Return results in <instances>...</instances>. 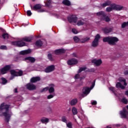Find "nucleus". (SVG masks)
Returning a JSON list of instances; mask_svg holds the SVG:
<instances>
[{"instance_id":"1","label":"nucleus","mask_w":128,"mask_h":128,"mask_svg":"<svg viewBox=\"0 0 128 128\" xmlns=\"http://www.w3.org/2000/svg\"><path fill=\"white\" fill-rule=\"evenodd\" d=\"M10 106L6 102H2L0 104V116H4V120L6 122H10L12 116L8 114Z\"/></svg>"},{"instance_id":"2","label":"nucleus","mask_w":128,"mask_h":128,"mask_svg":"<svg viewBox=\"0 0 128 128\" xmlns=\"http://www.w3.org/2000/svg\"><path fill=\"white\" fill-rule=\"evenodd\" d=\"M32 40V38L31 37H25L22 38L21 40H18L17 41L12 42V44L13 46H18V48H22V46H26V44L24 42H30Z\"/></svg>"},{"instance_id":"3","label":"nucleus","mask_w":128,"mask_h":128,"mask_svg":"<svg viewBox=\"0 0 128 128\" xmlns=\"http://www.w3.org/2000/svg\"><path fill=\"white\" fill-rule=\"evenodd\" d=\"M119 40L116 36H106L102 38L103 42H108L110 46H116Z\"/></svg>"},{"instance_id":"4","label":"nucleus","mask_w":128,"mask_h":128,"mask_svg":"<svg viewBox=\"0 0 128 128\" xmlns=\"http://www.w3.org/2000/svg\"><path fill=\"white\" fill-rule=\"evenodd\" d=\"M10 72L12 76L10 80H12L14 76H22L24 74V72L22 70H19L18 72L15 70H11Z\"/></svg>"},{"instance_id":"5","label":"nucleus","mask_w":128,"mask_h":128,"mask_svg":"<svg viewBox=\"0 0 128 128\" xmlns=\"http://www.w3.org/2000/svg\"><path fill=\"white\" fill-rule=\"evenodd\" d=\"M30 6L31 8V10H38V12H44V10L40 9L42 8V5L40 4H36L34 5L33 7L32 4H30Z\"/></svg>"},{"instance_id":"6","label":"nucleus","mask_w":128,"mask_h":128,"mask_svg":"<svg viewBox=\"0 0 128 128\" xmlns=\"http://www.w3.org/2000/svg\"><path fill=\"white\" fill-rule=\"evenodd\" d=\"M26 86L28 90H36V86L32 83H28Z\"/></svg>"},{"instance_id":"7","label":"nucleus","mask_w":128,"mask_h":128,"mask_svg":"<svg viewBox=\"0 0 128 128\" xmlns=\"http://www.w3.org/2000/svg\"><path fill=\"white\" fill-rule=\"evenodd\" d=\"M68 20L71 24V22H76L78 21V17L76 15H72L71 16L68 18Z\"/></svg>"},{"instance_id":"8","label":"nucleus","mask_w":128,"mask_h":128,"mask_svg":"<svg viewBox=\"0 0 128 128\" xmlns=\"http://www.w3.org/2000/svg\"><path fill=\"white\" fill-rule=\"evenodd\" d=\"M56 68L54 65H51L47 68L44 70L45 72L48 74L49 72H54Z\"/></svg>"},{"instance_id":"9","label":"nucleus","mask_w":128,"mask_h":128,"mask_svg":"<svg viewBox=\"0 0 128 128\" xmlns=\"http://www.w3.org/2000/svg\"><path fill=\"white\" fill-rule=\"evenodd\" d=\"M120 114L122 118H128V112L126 108L123 109V111H120Z\"/></svg>"},{"instance_id":"10","label":"nucleus","mask_w":128,"mask_h":128,"mask_svg":"<svg viewBox=\"0 0 128 128\" xmlns=\"http://www.w3.org/2000/svg\"><path fill=\"white\" fill-rule=\"evenodd\" d=\"M113 8L114 10H117L120 12V10H122L124 8V6H122L120 5L116 4H113L112 5Z\"/></svg>"},{"instance_id":"11","label":"nucleus","mask_w":128,"mask_h":128,"mask_svg":"<svg viewBox=\"0 0 128 128\" xmlns=\"http://www.w3.org/2000/svg\"><path fill=\"white\" fill-rule=\"evenodd\" d=\"M112 28H114L113 27H105L102 28V30L105 34H110V32H112Z\"/></svg>"},{"instance_id":"12","label":"nucleus","mask_w":128,"mask_h":128,"mask_svg":"<svg viewBox=\"0 0 128 128\" xmlns=\"http://www.w3.org/2000/svg\"><path fill=\"white\" fill-rule=\"evenodd\" d=\"M92 64H94L96 66H100L101 64H102V59H94L92 61Z\"/></svg>"},{"instance_id":"13","label":"nucleus","mask_w":128,"mask_h":128,"mask_svg":"<svg viewBox=\"0 0 128 128\" xmlns=\"http://www.w3.org/2000/svg\"><path fill=\"white\" fill-rule=\"evenodd\" d=\"M78 60L75 58H72L68 61V64L69 66H72V64H78Z\"/></svg>"},{"instance_id":"14","label":"nucleus","mask_w":128,"mask_h":128,"mask_svg":"<svg viewBox=\"0 0 128 128\" xmlns=\"http://www.w3.org/2000/svg\"><path fill=\"white\" fill-rule=\"evenodd\" d=\"M3 30V34H2L0 36L1 38H4V40H8V38H10V34L6 33V30Z\"/></svg>"},{"instance_id":"15","label":"nucleus","mask_w":128,"mask_h":128,"mask_svg":"<svg viewBox=\"0 0 128 128\" xmlns=\"http://www.w3.org/2000/svg\"><path fill=\"white\" fill-rule=\"evenodd\" d=\"M112 4V1L110 0H107L106 2H105L104 3L101 5V6H102V8H106V6H111Z\"/></svg>"},{"instance_id":"16","label":"nucleus","mask_w":128,"mask_h":128,"mask_svg":"<svg viewBox=\"0 0 128 128\" xmlns=\"http://www.w3.org/2000/svg\"><path fill=\"white\" fill-rule=\"evenodd\" d=\"M50 87H48V90L49 94H52L53 92H54V84H50Z\"/></svg>"},{"instance_id":"17","label":"nucleus","mask_w":128,"mask_h":128,"mask_svg":"<svg viewBox=\"0 0 128 128\" xmlns=\"http://www.w3.org/2000/svg\"><path fill=\"white\" fill-rule=\"evenodd\" d=\"M25 60H28L32 64L36 62V58L32 56L26 57L24 58Z\"/></svg>"},{"instance_id":"18","label":"nucleus","mask_w":128,"mask_h":128,"mask_svg":"<svg viewBox=\"0 0 128 128\" xmlns=\"http://www.w3.org/2000/svg\"><path fill=\"white\" fill-rule=\"evenodd\" d=\"M40 78L36 76L31 78L30 82L32 84H34L36 82H40Z\"/></svg>"},{"instance_id":"19","label":"nucleus","mask_w":128,"mask_h":128,"mask_svg":"<svg viewBox=\"0 0 128 128\" xmlns=\"http://www.w3.org/2000/svg\"><path fill=\"white\" fill-rule=\"evenodd\" d=\"M90 92V89L88 87H84L82 90L83 94H88Z\"/></svg>"},{"instance_id":"20","label":"nucleus","mask_w":128,"mask_h":128,"mask_svg":"<svg viewBox=\"0 0 128 128\" xmlns=\"http://www.w3.org/2000/svg\"><path fill=\"white\" fill-rule=\"evenodd\" d=\"M40 122L42 124H48L50 122V119H48V118L42 117L40 118Z\"/></svg>"},{"instance_id":"21","label":"nucleus","mask_w":128,"mask_h":128,"mask_svg":"<svg viewBox=\"0 0 128 128\" xmlns=\"http://www.w3.org/2000/svg\"><path fill=\"white\" fill-rule=\"evenodd\" d=\"M30 52H32V50H27L20 52V54L24 56L26 54H30Z\"/></svg>"},{"instance_id":"22","label":"nucleus","mask_w":128,"mask_h":128,"mask_svg":"<svg viewBox=\"0 0 128 128\" xmlns=\"http://www.w3.org/2000/svg\"><path fill=\"white\" fill-rule=\"evenodd\" d=\"M62 4L66 6H72V3L69 0H63Z\"/></svg>"},{"instance_id":"23","label":"nucleus","mask_w":128,"mask_h":128,"mask_svg":"<svg viewBox=\"0 0 128 128\" xmlns=\"http://www.w3.org/2000/svg\"><path fill=\"white\" fill-rule=\"evenodd\" d=\"M66 50L64 49H58L55 50V54H64Z\"/></svg>"},{"instance_id":"24","label":"nucleus","mask_w":128,"mask_h":128,"mask_svg":"<svg viewBox=\"0 0 128 128\" xmlns=\"http://www.w3.org/2000/svg\"><path fill=\"white\" fill-rule=\"evenodd\" d=\"M96 16H101V18H106V12L104 11H100L96 13Z\"/></svg>"},{"instance_id":"25","label":"nucleus","mask_w":128,"mask_h":128,"mask_svg":"<svg viewBox=\"0 0 128 128\" xmlns=\"http://www.w3.org/2000/svg\"><path fill=\"white\" fill-rule=\"evenodd\" d=\"M116 88H120L121 90H124L126 88V86H122V83L120 82H117V84H116Z\"/></svg>"},{"instance_id":"26","label":"nucleus","mask_w":128,"mask_h":128,"mask_svg":"<svg viewBox=\"0 0 128 128\" xmlns=\"http://www.w3.org/2000/svg\"><path fill=\"white\" fill-rule=\"evenodd\" d=\"M101 20H105L106 22H110V18L108 17V16H106H106L101 18Z\"/></svg>"},{"instance_id":"27","label":"nucleus","mask_w":128,"mask_h":128,"mask_svg":"<svg viewBox=\"0 0 128 128\" xmlns=\"http://www.w3.org/2000/svg\"><path fill=\"white\" fill-rule=\"evenodd\" d=\"M70 106H76L78 104V99L74 98L70 100Z\"/></svg>"},{"instance_id":"28","label":"nucleus","mask_w":128,"mask_h":128,"mask_svg":"<svg viewBox=\"0 0 128 128\" xmlns=\"http://www.w3.org/2000/svg\"><path fill=\"white\" fill-rule=\"evenodd\" d=\"M112 6H114V4H112L110 6L111 7H107L106 8V12H110L114 10Z\"/></svg>"},{"instance_id":"29","label":"nucleus","mask_w":128,"mask_h":128,"mask_svg":"<svg viewBox=\"0 0 128 128\" xmlns=\"http://www.w3.org/2000/svg\"><path fill=\"white\" fill-rule=\"evenodd\" d=\"M42 44L43 43L40 40H38L35 43V46H36L40 47L42 46Z\"/></svg>"},{"instance_id":"30","label":"nucleus","mask_w":128,"mask_h":128,"mask_svg":"<svg viewBox=\"0 0 128 128\" xmlns=\"http://www.w3.org/2000/svg\"><path fill=\"white\" fill-rule=\"evenodd\" d=\"M90 40V38H84L80 40V41L81 42L82 44H84V42H88Z\"/></svg>"},{"instance_id":"31","label":"nucleus","mask_w":128,"mask_h":128,"mask_svg":"<svg viewBox=\"0 0 128 128\" xmlns=\"http://www.w3.org/2000/svg\"><path fill=\"white\" fill-rule=\"evenodd\" d=\"M98 46V41H96V40H94L92 42V46L93 48H96Z\"/></svg>"},{"instance_id":"32","label":"nucleus","mask_w":128,"mask_h":128,"mask_svg":"<svg viewBox=\"0 0 128 128\" xmlns=\"http://www.w3.org/2000/svg\"><path fill=\"white\" fill-rule=\"evenodd\" d=\"M72 112L74 116H76V114H78V110H76V107L72 108Z\"/></svg>"},{"instance_id":"33","label":"nucleus","mask_w":128,"mask_h":128,"mask_svg":"<svg viewBox=\"0 0 128 128\" xmlns=\"http://www.w3.org/2000/svg\"><path fill=\"white\" fill-rule=\"evenodd\" d=\"M84 20H80L77 22V26H84Z\"/></svg>"},{"instance_id":"34","label":"nucleus","mask_w":128,"mask_h":128,"mask_svg":"<svg viewBox=\"0 0 128 128\" xmlns=\"http://www.w3.org/2000/svg\"><path fill=\"white\" fill-rule=\"evenodd\" d=\"M86 70V67L80 68L78 71V74H80V72H84V70Z\"/></svg>"},{"instance_id":"35","label":"nucleus","mask_w":128,"mask_h":128,"mask_svg":"<svg viewBox=\"0 0 128 128\" xmlns=\"http://www.w3.org/2000/svg\"><path fill=\"white\" fill-rule=\"evenodd\" d=\"M1 80H2V84H8V80L4 78H2Z\"/></svg>"},{"instance_id":"36","label":"nucleus","mask_w":128,"mask_h":128,"mask_svg":"<svg viewBox=\"0 0 128 128\" xmlns=\"http://www.w3.org/2000/svg\"><path fill=\"white\" fill-rule=\"evenodd\" d=\"M51 4H52V1H50V0H47L45 2V4L46 6H47L48 8H50V6Z\"/></svg>"},{"instance_id":"37","label":"nucleus","mask_w":128,"mask_h":128,"mask_svg":"<svg viewBox=\"0 0 128 128\" xmlns=\"http://www.w3.org/2000/svg\"><path fill=\"white\" fill-rule=\"evenodd\" d=\"M0 72H1V74H6V72H8V71L5 69L4 67L1 69Z\"/></svg>"},{"instance_id":"38","label":"nucleus","mask_w":128,"mask_h":128,"mask_svg":"<svg viewBox=\"0 0 128 128\" xmlns=\"http://www.w3.org/2000/svg\"><path fill=\"white\" fill-rule=\"evenodd\" d=\"M62 121L63 122H65V124H68V120H66V116H62Z\"/></svg>"},{"instance_id":"39","label":"nucleus","mask_w":128,"mask_h":128,"mask_svg":"<svg viewBox=\"0 0 128 128\" xmlns=\"http://www.w3.org/2000/svg\"><path fill=\"white\" fill-rule=\"evenodd\" d=\"M120 81L121 82H123L124 84V86H128V83H126V79H120Z\"/></svg>"},{"instance_id":"40","label":"nucleus","mask_w":128,"mask_h":128,"mask_svg":"<svg viewBox=\"0 0 128 128\" xmlns=\"http://www.w3.org/2000/svg\"><path fill=\"white\" fill-rule=\"evenodd\" d=\"M100 36L99 34H97L94 40L98 42V40H100Z\"/></svg>"},{"instance_id":"41","label":"nucleus","mask_w":128,"mask_h":128,"mask_svg":"<svg viewBox=\"0 0 128 128\" xmlns=\"http://www.w3.org/2000/svg\"><path fill=\"white\" fill-rule=\"evenodd\" d=\"M122 102H123V104H128V99H126V98H122Z\"/></svg>"},{"instance_id":"42","label":"nucleus","mask_w":128,"mask_h":128,"mask_svg":"<svg viewBox=\"0 0 128 128\" xmlns=\"http://www.w3.org/2000/svg\"><path fill=\"white\" fill-rule=\"evenodd\" d=\"M74 40L75 42H78L80 40V38L76 36L74 37Z\"/></svg>"},{"instance_id":"43","label":"nucleus","mask_w":128,"mask_h":128,"mask_svg":"<svg viewBox=\"0 0 128 128\" xmlns=\"http://www.w3.org/2000/svg\"><path fill=\"white\" fill-rule=\"evenodd\" d=\"M48 58L50 60H51V62H52V60H54V58H52V54H48Z\"/></svg>"},{"instance_id":"44","label":"nucleus","mask_w":128,"mask_h":128,"mask_svg":"<svg viewBox=\"0 0 128 128\" xmlns=\"http://www.w3.org/2000/svg\"><path fill=\"white\" fill-rule=\"evenodd\" d=\"M4 68L7 72H8V70H10L12 68V67H10V65H6Z\"/></svg>"},{"instance_id":"45","label":"nucleus","mask_w":128,"mask_h":128,"mask_svg":"<svg viewBox=\"0 0 128 128\" xmlns=\"http://www.w3.org/2000/svg\"><path fill=\"white\" fill-rule=\"evenodd\" d=\"M48 86L44 88L42 90H41L40 92H48Z\"/></svg>"},{"instance_id":"46","label":"nucleus","mask_w":128,"mask_h":128,"mask_svg":"<svg viewBox=\"0 0 128 128\" xmlns=\"http://www.w3.org/2000/svg\"><path fill=\"white\" fill-rule=\"evenodd\" d=\"M0 50H8V47H6V46L4 45H2L0 46Z\"/></svg>"},{"instance_id":"47","label":"nucleus","mask_w":128,"mask_h":128,"mask_svg":"<svg viewBox=\"0 0 128 128\" xmlns=\"http://www.w3.org/2000/svg\"><path fill=\"white\" fill-rule=\"evenodd\" d=\"M67 128H72V124L71 122H68V124H66Z\"/></svg>"},{"instance_id":"48","label":"nucleus","mask_w":128,"mask_h":128,"mask_svg":"<svg viewBox=\"0 0 128 128\" xmlns=\"http://www.w3.org/2000/svg\"><path fill=\"white\" fill-rule=\"evenodd\" d=\"M26 14H27L28 16H30L32 14V11H30V10H27Z\"/></svg>"},{"instance_id":"49","label":"nucleus","mask_w":128,"mask_h":128,"mask_svg":"<svg viewBox=\"0 0 128 128\" xmlns=\"http://www.w3.org/2000/svg\"><path fill=\"white\" fill-rule=\"evenodd\" d=\"M126 26H127L126 22H124L122 24L121 28H126Z\"/></svg>"},{"instance_id":"50","label":"nucleus","mask_w":128,"mask_h":128,"mask_svg":"<svg viewBox=\"0 0 128 128\" xmlns=\"http://www.w3.org/2000/svg\"><path fill=\"white\" fill-rule=\"evenodd\" d=\"M72 32H73V34H76L78 33V32L76 29L74 28L72 29Z\"/></svg>"},{"instance_id":"51","label":"nucleus","mask_w":128,"mask_h":128,"mask_svg":"<svg viewBox=\"0 0 128 128\" xmlns=\"http://www.w3.org/2000/svg\"><path fill=\"white\" fill-rule=\"evenodd\" d=\"M54 96V95L50 94L47 96L48 100H50V98H52Z\"/></svg>"},{"instance_id":"52","label":"nucleus","mask_w":128,"mask_h":128,"mask_svg":"<svg viewBox=\"0 0 128 128\" xmlns=\"http://www.w3.org/2000/svg\"><path fill=\"white\" fill-rule=\"evenodd\" d=\"M94 84H96V80H94L92 82V86H91L90 88H93L94 87Z\"/></svg>"},{"instance_id":"53","label":"nucleus","mask_w":128,"mask_h":128,"mask_svg":"<svg viewBox=\"0 0 128 128\" xmlns=\"http://www.w3.org/2000/svg\"><path fill=\"white\" fill-rule=\"evenodd\" d=\"M92 106H96L98 104V102L96 100H94L92 102Z\"/></svg>"},{"instance_id":"54","label":"nucleus","mask_w":128,"mask_h":128,"mask_svg":"<svg viewBox=\"0 0 128 128\" xmlns=\"http://www.w3.org/2000/svg\"><path fill=\"white\" fill-rule=\"evenodd\" d=\"M109 90H111V92H114V87H110Z\"/></svg>"},{"instance_id":"55","label":"nucleus","mask_w":128,"mask_h":128,"mask_svg":"<svg viewBox=\"0 0 128 128\" xmlns=\"http://www.w3.org/2000/svg\"><path fill=\"white\" fill-rule=\"evenodd\" d=\"M80 78V74H76L74 76L75 80H78Z\"/></svg>"},{"instance_id":"56","label":"nucleus","mask_w":128,"mask_h":128,"mask_svg":"<svg viewBox=\"0 0 128 128\" xmlns=\"http://www.w3.org/2000/svg\"><path fill=\"white\" fill-rule=\"evenodd\" d=\"M47 110L50 114V112H52V108H50V107H48L47 108Z\"/></svg>"},{"instance_id":"57","label":"nucleus","mask_w":128,"mask_h":128,"mask_svg":"<svg viewBox=\"0 0 128 128\" xmlns=\"http://www.w3.org/2000/svg\"><path fill=\"white\" fill-rule=\"evenodd\" d=\"M124 74H125V76H126L128 74V70H126L125 72H124Z\"/></svg>"},{"instance_id":"58","label":"nucleus","mask_w":128,"mask_h":128,"mask_svg":"<svg viewBox=\"0 0 128 128\" xmlns=\"http://www.w3.org/2000/svg\"><path fill=\"white\" fill-rule=\"evenodd\" d=\"M72 56H74V58H78V55H76V53H74V54H72Z\"/></svg>"},{"instance_id":"59","label":"nucleus","mask_w":128,"mask_h":128,"mask_svg":"<svg viewBox=\"0 0 128 128\" xmlns=\"http://www.w3.org/2000/svg\"><path fill=\"white\" fill-rule=\"evenodd\" d=\"M14 92H18V88H16L14 90Z\"/></svg>"},{"instance_id":"60","label":"nucleus","mask_w":128,"mask_h":128,"mask_svg":"<svg viewBox=\"0 0 128 128\" xmlns=\"http://www.w3.org/2000/svg\"><path fill=\"white\" fill-rule=\"evenodd\" d=\"M88 72H92V70H88Z\"/></svg>"},{"instance_id":"61","label":"nucleus","mask_w":128,"mask_h":128,"mask_svg":"<svg viewBox=\"0 0 128 128\" xmlns=\"http://www.w3.org/2000/svg\"><path fill=\"white\" fill-rule=\"evenodd\" d=\"M38 122H40V121H38V122H36V124H38Z\"/></svg>"},{"instance_id":"62","label":"nucleus","mask_w":128,"mask_h":128,"mask_svg":"<svg viewBox=\"0 0 128 128\" xmlns=\"http://www.w3.org/2000/svg\"><path fill=\"white\" fill-rule=\"evenodd\" d=\"M36 0H32L33 2H34Z\"/></svg>"},{"instance_id":"63","label":"nucleus","mask_w":128,"mask_h":128,"mask_svg":"<svg viewBox=\"0 0 128 128\" xmlns=\"http://www.w3.org/2000/svg\"><path fill=\"white\" fill-rule=\"evenodd\" d=\"M38 124H40V123H39Z\"/></svg>"},{"instance_id":"64","label":"nucleus","mask_w":128,"mask_h":128,"mask_svg":"<svg viewBox=\"0 0 128 128\" xmlns=\"http://www.w3.org/2000/svg\"><path fill=\"white\" fill-rule=\"evenodd\" d=\"M119 125H117L118 126Z\"/></svg>"}]
</instances>
